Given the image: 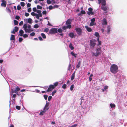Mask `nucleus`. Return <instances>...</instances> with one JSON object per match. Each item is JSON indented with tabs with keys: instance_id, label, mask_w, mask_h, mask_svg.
I'll list each match as a JSON object with an SVG mask.
<instances>
[{
	"instance_id": "10",
	"label": "nucleus",
	"mask_w": 127,
	"mask_h": 127,
	"mask_svg": "<svg viewBox=\"0 0 127 127\" xmlns=\"http://www.w3.org/2000/svg\"><path fill=\"white\" fill-rule=\"evenodd\" d=\"M54 88V85H50L47 90V91H51Z\"/></svg>"
},
{
	"instance_id": "42",
	"label": "nucleus",
	"mask_w": 127,
	"mask_h": 127,
	"mask_svg": "<svg viewBox=\"0 0 127 127\" xmlns=\"http://www.w3.org/2000/svg\"><path fill=\"white\" fill-rule=\"evenodd\" d=\"M35 33L34 32H32V33L30 34V35L32 36H33L35 35Z\"/></svg>"
},
{
	"instance_id": "19",
	"label": "nucleus",
	"mask_w": 127,
	"mask_h": 127,
	"mask_svg": "<svg viewBox=\"0 0 127 127\" xmlns=\"http://www.w3.org/2000/svg\"><path fill=\"white\" fill-rule=\"evenodd\" d=\"M10 40H15V35H11V37L10 38Z\"/></svg>"
},
{
	"instance_id": "54",
	"label": "nucleus",
	"mask_w": 127,
	"mask_h": 127,
	"mask_svg": "<svg viewBox=\"0 0 127 127\" xmlns=\"http://www.w3.org/2000/svg\"><path fill=\"white\" fill-rule=\"evenodd\" d=\"M35 16L36 18L37 19H38L39 17H40L39 16V15L38 14H36Z\"/></svg>"
},
{
	"instance_id": "62",
	"label": "nucleus",
	"mask_w": 127,
	"mask_h": 127,
	"mask_svg": "<svg viewBox=\"0 0 127 127\" xmlns=\"http://www.w3.org/2000/svg\"><path fill=\"white\" fill-rule=\"evenodd\" d=\"M81 12L82 14H85V11L84 10H82L81 11Z\"/></svg>"
},
{
	"instance_id": "63",
	"label": "nucleus",
	"mask_w": 127,
	"mask_h": 127,
	"mask_svg": "<svg viewBox=\"0 0 127 127\" xmlns=\"http://www.w3.org/2000/svg\"><path fill=\"white\" fill-rule=\"evenodd\" d=\"M62 28H63V29L64 30H65L67 28V26H64V27H63Z\"/></svg>"
},
{
	"instance_id": "7",
	"label": "nucleus",
	"mask_w": 127,
	"mask_h": 127,
	"mask_svg": "<svg viewBox=\"0 0 127 127\" xmlns=\"http://www.w3.org/2000/svg\"><path fill=\"white\" fill-rule=\"evenodd\" d=\"M24 21L26 23H29V24H31L32 23V19L31 18L28 19H25Z\"/></svg>"
},
{
	"instance_id": "12",
	"label": "nucleus",
	"mask_w": 127,
	"mask_h": 127,
	"mask_svg": "<svg viewBox=\"0 0 127 127\" xmlns=\"http://www.w3.org/2000/svg\"><path fill=\"white\" fill-rule=\"evenodd\" d=\"M36 12L38 13L37 14L39 15L40 17H41L42 16V15L41 13V10H37Z\"/></svg>"
},
{
	"instance_id": "48",
	"label": "nucleus",
	"mask_w": 127,
	"mask_h": 127,
	"mask_svg": "<svg viewBox=\"0 0 127 127\" xmlns=\"http://www.w3.org/2000/svg\"><path fill=\"white\" fill-rule=\"evenodd\" d=\"M32 10L33 11L36 12L37 10L36 7H34L32 9Z\"/></svg>"
},
{
	"instance_id": "14",
	"label": "nucleus",
	"mask_w": 127,
	"mask_h": 127,
	"mask_svg": "<svg viewBox=\"0 0 127 127\" xmlns=\"http://www.w3.org/2000/svg\"><path fill=\"white\" fill-rule=\"evenodd\" d=\"M72 20L71 19L68 20L66 22V25H69L72 22Z\"/></svg>"
},
{
	"instance_id": "33",
	"label": "nucleus",
	"mask_w": 127,
	"mask_h": 127,
	"mask_svg": "<svg viewBox=\"0 0 127 127\" xmlns=\"http://www.w3.org/2000/svg\"><path fill=\"white\" fill-rule=\"evenodd\" d=\"M14 23L15 25H17L18 24V22L15 20L14 21Z\"/></svg>"
},
{
	"instance_id": "31",
	"label": "nucleus",
	"mask_w": 127,
	"mask_h": 127,
	"mask_svg": "<svg viewBox=\"0 0 127 127\" xmlns=\"http://www.w3.org/2000/svg\"><path fill=\"white\" fill-rule=\"evenodd\" d=\"M75 77V75L74 74H73L72 75V76L71 77V80H72Z\"/></svg>"
},
{
	"instance_id": "59",
	"label": "nucleus",
	"mask_w": 127,
	"mask_h": 127,
	"mask_svg": "<svg viewBox=\"0 0 127 127\" xmlns=\"http://www.w3.org/2000/svg\"><path fill=\"white\" fill-rule=\"evenodd\" d=\"M44 97L45 99L46 100L47 99L48 96L46 95H44Z\"/></svg>"
},
{
	"instance_id": "22",
	"label": "nucleus",
	"mask_w": 127,
	"mask_h": 127,
	"mask_svg": "<svg viewBox=\"0 0 127 127\" xmlns=\"http://www.w3.org/2000/svg\"><path fill=\"white\" fill-rule=\"evenodd\" d=\"M46 112V110H43L41 111L40 113L39 114L40 115H43Z\"/></svg>"
},
{
	"instance_id": "64",
	"label": "nucleus",
	"mask_w": 127,
	"mask_h": 127,
	"mask_svg": "<svg viewBox=\"0 0 127 127\" xmlns=\"http://www.w3.org/2000/svg\"><path fill=\"white\" fill-rule=\"evenodd\" d=\"M20 18V17L19 16H16L15 17V18L18 20H19Z\"/></svg>"
},
{
	"instance_id": "32",
	"label": "nucleus",
	"mask_w": 127,
	"mask_h": 127,
	"mask_svg": "<svg viewBox=\"0 0 127 127\" xmlns=\"http://www.w3.org/2000/svg\"><path fill=\"white\" fill-rule=\"evenodd\" d=\"M18 27H15L14 29V30L15 32H16L18 31Z\"/></svg>"
},
{
	"instance_id": "39",
	"label": "nucleus",
	"mask_w": 127,
	"mask_h": 127,
	"mask_svg": "<svg viewBox=\"0 0 127 127\" xmlns=\"http://www.w3.org/2000/svg\"><path fill=\"white\" fill-rule=\"evenodd\" d=\"M56 90H54L52 92V96H53L56 93Z\"/></svg>"
},
{
	"instance_id": "23",
	"label": "nucleus",
	"mask_w": 127,
	"mask_h": 127,
	"mask_svg": "<svg viewBox=\"0 0 127 127\" xmlns=\"http://www.w3.org/2000/svg\"><path fill=\"white\" fill-rule=\"evenodd\" d=\"M99 39H98V38H97V40L98 41V43L97 44L98 45V46L100 45L101 44V42L99 40Z\"/></svg>"
},
{
	"instance_id": "27",
	"label": "nucleus",
	"mask_w": 127,
	"mask_h": 127,
	"mask_svg": "<svg viewBox=\"0 0 127 127\" xmlns=\"http://www.w3.org/2000/svg\"><path fill=\"white\" fill-rule=\"evenodd\" d=\"M54 7H53L52 5H50L48 7H47L46 8L47 9L49 8L50 10H51L54 8Z\"/></svg>"
},
{
	"instance_id": "47",
	"label": "nucleus",
	"mask_w": 127,
	"mask_h": 127,
	"mask_svg": "<svg viewBox=\"0 0 127 127\" xmlns=\"http://www.w3.org/2000/svg\"><path fill=\"white\" fill-rule=\"evenodd\" d=\"M42 14L44 15H46L47 14V11L46 10L43 11L42 12Z\"/></svg>"
},
{
	"instance_id": "1",
	"label": "nucleus",
	"mask_w": 127,
	"mask_h": 127,
	"mask_svg": "<svg viewBox=\"0 0 127 127\" xmlns=\"http://www.w3.org/2000/svg\"><path fill=\"white\" fill-rule=\"evenodd\" d=\"M23 28L26 33H30L31 32L33 31V30L31 28V25L28 24L27 23L24 24Z\"/></svg>"
},
{
	"instance_id": "46",
	"label": "nucleus",
	"mask_w": 127,
	"mask_h": 127,
	"mask_svg": "<svg viewBox=\"0 0 127 127\" xmlns=\"http://www.w3.org/2000/svg\"><path fill=\"white\" fill-rule=\"evenodd\" d=\"M23 40L22 38L20 37L19 39V42H21Z\"/></svg>"
},
{
	"instance_id": "37",
	"label": "nucleus",
	"mask_w": 127,
	"mask_h": 127,
	"mask_svg": "<svg viewBox=\"0 0 127 127\" xmlns=\"http://www.w3.org/2000/svg\"><path fill=\"white\" fill-rule=\"evenodd\" d=\"M88 14L89 15L93 14L94 13L92 11H89L88 12Z\"/></svg>"
},
{
	"instance_id": "2",
	"label": "nucleus",
	"mask_w": 127,
	"mask_h": 127,
	"mask_svg": "<svg viewBox=\"0 0 127 127\" xmlns=\"http://www.w3.org/2000/svg\"><path fill=\"white\" fill-rule=\"evenodd\" d=\"M118 67L117 65L113 64L110 67V71L112 73L115 74L118 72Z\"/></svg>"
},
{
	"instance_id": "55",
	"label": "nucleus",
	"mask_w": 127,
	"mask_h": 127,
	"mask_svg": "<svg viewBox=\"0 0 127 127\" xmlns=\"http://www.w3.org/2000/svg\"><path fill=\"white\" fill-rule=\"evenodd\" d=\"M49 29L48 28H46L44 30V31L45 32H47L49 31Z\"/></svg>"
},
{
	"instance_id": "51",
	"label": "nucleus",
	"mask_w": 127,
	"mask_h": 127,
	"mask_svg": "<svg viewBox=\"0 0 127 127\" xmlns=\"http://www.w3.org/2000/svg\"><path fill=\"white\" fill-rule=\"evenodd\" d=\"M67 27V28L70 29L71 28V25H70L69 24Z\"/></svg>"
},
{
	"instance_id": "6",
	"label": "nucleus",
	"mask_w": 127,
	"mask_h": 127,
	"mask_svg": "<svg viewBox=\"0 0 127 127\" xmlns=\"http://www.w3.org/2000/svg\"><path fill=\"white\" fill-rule=\"evenodd\" d=\"M57 32V29L56 28H52L49 31V33L51 34H53Z\"/></svg>"
},
{
	"instance_id": "5",
	"label": "nucleus",
	"mask_w": 127,
	"mask_h": 127,
	"mask_svg": "<svg viewBox=\"0 0 127 127\" xmlns=\"http://www.w3.org/2000/svg\"><path fill=\"white\" fill-rule=\"evenodd\" d=\"M96 40H90V47L92 48H94L95 46L96 45Z\"/></svg>"
},
{
	"instance_id": "11",
	"label": "nucleus",
	"mask_w": 127,
	"mask_h": 127,
	"mask_svg": "<svg viewBox=\"0 0 127 127\" xmlns=\"http://www.w3.org/2000/svg\"><path fill=\"white\" fill-rule=\"evenodd\" d=\"M2 3L1 4V6L4 7H5L6 6V2L4 0H1Z\"/></svg>"
},
{
	"instance_id": "60",
	"label": "nucleus",
	"mask_w": 127,
	"mask_h": 127,
	"mask_svg": "<svg viewBox=\"0 0 127 127\" xmlns=\"http://www.w3.org/2000/svg\"><path fill=\"white\" fill-rule=\"evenodd\" d=\"M58 82H56L54 83V85H54V87L56 86H57L58 85Z\"/></svg>"
},
{
	"instance_id": "56",
	"label": "nucleus",
	"mask_w": 127,
	"mask_h": 127,
	"mask_svg": "<svg viewBox=\"0 0 127 127\" xmlns=\"http://www.w3.org/2000/svg\"><path fill=\"white\" fill-rule=\"evenodd\" d=\"M29 13L26 12L25 13V15L26 16L28 17L29 16Z\"/></svg>"
},
{
	"instance_id": "61",
	"label": "nucleus",
	"mask_w": 127,
	"mask_h": 127,
	"mask_svg": "<svg viewBox=\"0 0 127 127\" xmlns=\"http://www.w3.org/2000/svg\"><path fill=\"white\" fill-rule=\"evenodd\" d=\"M66 87V85L65 84L64 85L62 86V88L64 89H65Z\"/></svg>"
},
{
	"instance_id": "50",
	"label": "nucleus",
	"mask_w": 127,
	"mask_h": 127,
	"mask_svg": "<svg viewBox=\"0 0 127 127\" xmlns=\"http://www.w3.org/2000/svg\"><path fill=\"white\" fill-rule=\"evenodd\" d=\"M77 124H75L74 125H73L72 126H71L70 127H75L76 126H77Z\"/></svg>"
},
{
	"instance_id": "18",
	"label": "nucleus",
	"mask_w": 127,
	"mask_h": 127,
	"mask_svg": "<svg viewBox=\"0 0 127 127\" xmlns=\"http://www.w3.org/2000/svg\"><path fill=\"white\" fill-rule=\"evenodd\" d=\"M102 24L103 25H106L107 24V23L106 19H104L103 20Z\"/></svg>"
},
{
	"instance_id": "4",
	"label": "nucleus",
	"mask_w": 127,
	"mask_h": 127,
	"mask_svg": "<svg viewBox=\"0 0 127 127\" xmlns=\"http://www.w3.org/2000/svg\"><path fill=\"white\" fill-rule=\"evenodd\" d=\"M96 51L95 53L93 52H92V56H95L97 57L101 53V48L100 47L96 48Z\"/></svg>"
},
{
	"instance_id": "16",
	"label": "nucleus",
	"mask_w": 127,
	"mask_h": 127,
	"mask_svg": "<svg viewBox=\"0 0 127 127\" xmlns=\"http://www.w3.org/2000/svg\"><path fill=\"white\" fill-rule=\"evenodd\" d=\"M24 33V31L22 30H21L19 31V35L21 36H23V34Z\"/></svg>"
},
{
	"instance_id": "17",
	"label": "nucleus",
	"mask_w": 127,
	"mask_h": 127,
	"mask_svg": "<svg viewBox=\"0 0 127 127\" xmlns=\"http://www.w3.org/2000/svg\"><path fill=\"white\" fill-rule=\"evenodd\" d=\"M20 90V88L19 87L17 86L16 88V89L14 90V92L16 94L18 93V92Z\"/></svg>"
},
{
	"instance_id": "8",
	"label": "nucleus",
	"mask_w": 127,
	"mask_h": 127,
	"mask_svg": "<svg viewBox=\"0 0 127 127\" xmlns=\"http://www.w3.org/2000/svg\"><path fill=\"white\" fill-rule=\"evenodd\" d=\"M75 30L77 32V33L79 35L81 34L82 33V30L79 28H77L75 29Z\"/></svg>"
},
{
	"instance_id": "15",
	"label": "nucleus",
	"mask_w": 127,
	"mask_h": 127,
	"mask_svg": "<svg viewBox=\"0 0 127 127\" xmlns=\"http://www.w3.org/2000/svg\"><path fill=\"white\" fill-rule=\"evenodd\" d=\"M94 35L97 37V39L98 38L99 39L100 35L99 33L97 32H95V33Z\"/></svg>"
},
{
	"instance_id": "29",
	"label": "nucleus",
	"mask_w": 127,
	"mask_h": 127,
	"mask_svg": "<svg viewBox=\"0 0 127 127\" xmlns=\"http://www.w3.org/2000/svg\"><path fill=\"white\" fill-rule=\"evenodd\" d=\"M41 35L43 38H46V37L45 34H44L43 33H41Z\"/></svg>"
},
{
	"instance_id": "35",
	"label": "nucleus",
	"mask_w": 127,
	"mask_h": 127,
	"mask_svg": "<svg viewBox=\"0 0 127 127\" xmlns=\"http://www.w3.org/2000/svg\"><path fill=\"white\" fill-rule=\"evenodd\" d=\"M20 4L21 6L24 7L25 5V3L23 2H21Z\"/></svg>"
},
{
	"instance_id": "34",
	"label": "nucleus",
	"mask_w": 127,
	"mask_h": 127,
	"mask_svg": "<svg viewBox=\"0 0 127 127\" xmlns=\"http://www.w3.org/2000/svg\"><path fill=\"white\" fill-rule=\"evenodd\" d=\"M37 9H42V7L39 5H37Z\"/></svg>"
},
{
	"instance_id": "57",
	"label": "nucleus",
	"mask_w": 127,
	"mask_h": 127,
	"mask_svg": "<svg viewBox=\"0 0 127 127\" xmlns=\"http://www.w3.org/2000/svg\"><path fill=\"white\" fill-rule=\"evenodd\" d=\"M16 108L18 110H20V106H16Z\"/></svg>"
},
{
	"instance_id": "21",
	"label": "nucleus",
	"mask_w": 127,
	"mask_h": 127,
	"mask_svg": "<svg viewBox=\"0 0 127 127\" xmlns=\"http://www.w3.org/2000/svg\"><path fill=\"white\" fill-rule=\"evenodd\" d=\"M107 32L108 33H109L110 31V29H111V27L110 26H108L107 27Z\"/></svg>"
},
{
	"instance_id": "41",
	"label": "nucleus",
	"mask_w": 127,
	"mask_h": 127,
	"mask_svg": "<svg viewBox=\"0 0 127 127\" xmlns=\"http://www.w3.org/2000/svg\"><path fill=\"white\" fill-rule=\"evenodd\" d=\"M47 2L48 4H50L51 3V1L50 0H47Z\"/></svg>"
},
{
	"instance_id": "43",
	"label": "nucleus",
	"mask_w": 127,
	"mask_h": 127,
	"mask_svg": "<svg viewBox=\"0 0 127 127\" xmlns=\"http://www.w3.org/2000/svg\"><path fill=\"white\" fill-rule=\"evenodd\" d=\"M31 15L33 16H35L37 14H35L33 12H32L31 13Z\"/></svg>"
},
{
	"instance_id": "25",
	"label": "nucleus",
	"mask_w": 127,
	"mask_h": 127,
	"mask_svg": "<svg viewBox=\"0 0 127 127\" xmlns=\"http://www.w3.org/2000/svg\"><path fill=\"white\" fill-rule=\"evenodd\" d=\"M69 35L70 37H71L72 38L74 36V34L73 33H69Z\"/></svg>"
},
{
	"instance_id": "30",
	"label": "nucleus",
	"mask_w": 127,
	"mask_h": 127,
	"mask_svg": "<svg viewBox=\"0 0 127 127\" xmlns=\"http://www.w3.org/2000/svg\"><path fill=\"white\" fill-rule=\"evenodd\" d=\"M96 24L94 22H91L90 23V26H93L95 25Z\"/></svg>"
},
{
	"instance_id": "24",
	"label": "nucleus",
	"mask_w": 127,
	"mask_h": 127,
	"mask_svg": "<svg viewBox=\"0 0 127 127\" xmlns=\"http://www.w3.org/2000/svg\"><path fill=\"white\" fill-rule=\"evenodd\" d=\"M93 76V75L92 74H91L89 78V81H91L92 80V77Z\"/></svg>"
},
{
	"instance_id": "28",
	"label": "nucleus",
	"mask_w": 127,
	"mask_h": 127,
	"mask_svg": "<svg viewBox=\"0 0 127 127\" xmlns=\"http://www.w3.org/2000/svg\"><path fill=\"white\" fill-rule=\"evenodd\" d=\"M69 47L71 50H72L74 49V48L72 46L71 44H70L69 45Z\"/></svg>"
},
{
	"instance_id": "38",
	"label": "nucleus",
	"mask_w": 127,
	"mask_h": 127,
	"mask_svg": "<svg viewBox=\"0 0 127 127\" xmlns=\"http://www.w3.org/2000/svg\"><path fill=\"white\" fill-rule=\"evenodd\" d=\"M39 27V26L38 25L36 24L34 26V28H38Z\"/></svg>"
},
{
	"instance_id": "13",
	"label": "nucleus",
	"mask_w": 127,
	"mask_h": 127,
	"mask_svg": "<svg viewBox=\"0 0 127 127\" xmlns=\"http://www.w3.org/2000/svg\"><path fill=\"white\" fill-rule=\"evenodd\" d=\"M85 28L86 29V30H87L88 31L90 32L92 31V29L90 27H88V26H85Z\"/></svg>"
},
{
	"instance_id": "26",
	"label": "nucleus",
	"mask_w": 127,
	"mask_h": 127,
	"mask_svg": "<svg viewBox=\"0 0 127 127\" xmlns=\"http://www.w3.org/2000/svg\"><path fill=\"white\" fill-rule=\"evenodd\" d=\"M110 106L111 108H114L115 106V105L114 104L111 103L110 104Z\"/></svg>"
},
{
	"instance_id": "45",
	"label": "nucleus",
	"mask_w": 127,
	"mask_h": 127,
	"mask_svg": "<svg viewBox=\"0 0 127 127\" xmlns=\"http://www.w3.org/2000/svg\"><path fill=\"white\" fill-rule=\"evenodd\" d=\"M62 30L61 29H59L58 30V31L60 33L61 32H62Z\"/></svg>"
},
{
	"instance_id": "52",
	"label": "nucleus",
	"mask_w": 127,
	"mask_h": 127,
	"mask_svg": "<svg viewBox=\"0 0 127 127\" xmlns=\"http://www.w3.org/2000/svg\"><path fill=\"white\" fill-rule=\"evenodd\" d=\"M52 96H49L48 97V100L49 101L51 99V98H52Z\"/></svg>"
},
{
	"instance_id": "44",
	"label": "nucleus",
	"mask_w": 127,
	"mask_h": 127,
	"mask_svg": "<svg viewBox=\"0 0 127 127\" xmlns=\"http://www.w3.org/2000/svg\"><path fill=\"white\" fill-rule=\"evenodd\" d=\"M17 9L18 10H20L21 9V7L19 5H18L17 6Z\"/></svg>"
},
{
	"instance_id": "53",
	"label": "nucleus",
	"mask_w": 127,
	"mask_h": 127,
	"mask_svg": "<svg viewBox=\"0 0 127 127\" xmlns=\"http://www.w3.org/2000/svg\"><path fill=\"white\" fill-rule=\"evenodd\" d=\"M7 9V12L10 13L11 12V10L9 8H8Z\"/></svg>"
},
{
	"instance_id": "9",
	"label": "nucleus",
	"mask_w": 127,
	"mask_h": 127,
	"mask_svg": "<svg viewBox=\"0 0 127 127\" xmlns=\"http://www.w3.org/2000/svg\"><path fill=\"white\" fill-rule=\"evenodd\" d=\"M49 103L47 102L44 108V110H46V111L49 108Z\"/></svg>"
},
{
	"instance_id": "58",
	"label": "nucleus",
	"mask_w": 127,
	"mask_h": 127,
	"mask_svg": "<svg viewBox=\"0 0 127 127\" xmlns=\"http://www.w3.org/2000/svg\"><path fill=\"white\" fill-rule=\"evenodd\" d=\"M95 21V19L93 18L91 20V22H94Z\"/></svg>"
},
{
	"instance_id": "3",
	"label": "nucleus",
	"mask_w": 127,
	"mask_h": 127,
	"mask_svg": "<svg viewBox=\"0 0 127 127\" xmlns=\"http://www.w3.org/2000/svg\"><path fill=\"white\" fill-rule=\"evenodd\" d=\"M98 3L100 4L101 3L102 6L101 8L104 10L105 11L107 9V7L105 6L106 1L105 0H98Z\"/></svg>"
},
{
	"instance_id": "49",
	"label": "nucleus",
	"mask_w": 127,
	"mask_h": 127,
	"mask_svg": "<svg viewBox=\"0 0 127 127\" xmlns=\"http://www.w3.org/2000/svg\"><path fill=\"white\" fill-rule=\"evenodd\" d=\"M32 10L31 8L30 7L28 9V12H31Z\"/></svg>"
},
{
	"instance_id": "36",
	"label": "nucleus",
	"mask_w": 127,
	"mask_h": 127,
	"mask_svg": "<svg viewBox=\"0 0 127 127\" xmlns=\"http://www.w3.org/2000/svg\"><path fill=\"white\" fill-rule=\"evenodd\" d=\"M74 85L73 84L70 87V90L71 91H72L73 90L74 88Z\"/></svg>"
},
{
	"instance_id": "40",
	"label": "nucleus",
	"mask_w": 127,
	"mask_h": 127,
	"mask_svg": "<svg viewBox=\"0 0 127 127\" xmlns=\"http://www.w3.org/2000/svg\"><path fill=\"white\" fill-rule=\"evenodd\" d=\"M28 35L26 34H24L23 35V37L25 38L27 37H28Z\"/></svg>"
},
{
	"instance_id": "20",
	"label": "nucleus",
	"mask_w": 127,
	"mask_h": 127,
	"mask_svg": "<svg viewBox=\"0 0 127 127\" xmlns=\"http://www.w3.org/2000/svg\"><path fill=\"white\" fill-rule=\"evenodd\" d=\"M71 54L75 58H76L77 56V54H75L73 52H72L71 53Z\"/></svg>"
}]
</instances>
